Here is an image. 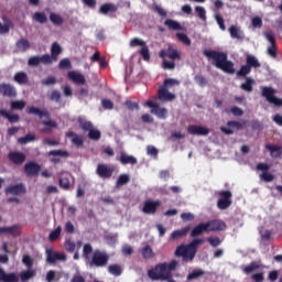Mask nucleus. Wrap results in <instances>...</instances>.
<instances>
[{
    "label": "nucleus",
    "instance_id": "obj_1",
    "mask_svg": "<svg viewBox=\"0 0 282 282\" xmlns=\"http://www.w3.org/2000/svg\"><path fill=\"white\" fill-rule=\"evenodd\" d=\"M180 263L177 260H172L170 263L161 262L148 270V276L151 281H166V279H173L174 270H177Z\"/></svg>",
    "mask_w": 282,
    "mask_h": 282
},
{
    "label": "nucleus",
    "instance_id": "obj_2",
    "mask_svg": "<svg viewBox=\"0 0 282 282\" xmlns=\"http://www.w3.org/2000/svg\"><path fill=\"white\" fill-rule=\"evenodd\" d=\"M204 56L214 61L215 67L221 69L225 74H235V63L228 61V54L219 51H204Z\"/></svg>",
    "mask_w": 282,
    "mask_h": 282
},
{
    "label": "nucleus",
    "instance_id": "obj_3",
    "mask_svg": "<svg viewBox=\"0 0 282 282\" xmlns=\"http://www.w3.org/2000/svg\"><path fill=\"white\" fill-rule=\"evenodd\" d=\"M204 243V239H194L191 243L180 245L175 250V257H182L183 261L188 263L195 259V254H197V248Z\"/></svg>",
    "mask_w": 282,
    "mask_h": 282
},
{
    "label": "nucleus",
    "instance_id": "obj_4",
    "mask_svg": "<svg viewBox=\"0 0 282 282\" xmlns=\"http://www.w3.org/2000/svg\"><path fill=\"white\" fill-rule=\"evenodd\" d=\"M25 111L26 113H29V116H39V118H47V120H42L41 122L44 127H48V128L42 129L41 133H51L52 129H56V127H58V123H56L55 120L50 119L51 115H50V111H47L46 109L42 110L41 108L31 106V107H28Z\"/></svg>",
    "mask_w": 282,
    "mask_h": 282
},
{
    "label": "nucleus",
    "instance_id": "obj_5",
    "mask_svg": "<svg viewBox=\"0 0 282 282\" xmlns=\"http://www.w3.org/2000/svg\"><path fill=\"white\" fill-rule=\"evenodd\" d=\"M159 56L162 58V67L163 69H170L173 72L175 69V61H181L182 55L177 52V50L173 46H167L166 50H161L159 52Z\"/></svg>",
    "mask_w": 282,
    "mask_h": 282
},
{
    "label": "nucleus",
    "instance_id": "obj_6",
    "mask_svg": "<svg viewBox=\"0 0 282 282\" xmlns=\"http://www.w3.org/2000/svg\"><path fill=\"white\" fill-rule=\"evenodd\" d=\"M261 96L265 98L270 102V105H274V107H282V99L276 96V89L268 86H263L261 88Z\"/></svg>",
    "mask_w": 282,
    "mask_h": 282
},
{
    "label": "nucleus",
    "instance_id": "obj_7",
    "mask_svg": "<svg viewBox=\"0 0 282 282\" xmlns=\"http://www.w3.org/2000/svg\"><path fill=\"white\" fill-rule=\"evenodd\" d=\"M141 47L139 50L140 56H142L143 61H151V52L149 51V46L147 45V42L142 39L134 37L130 41V47Z\"/></svg>",
    "mask_w": 282,
    "mask_h": 282
},
{
    "label": "nucleus",
    "instance_id": "obj_8",
    "mask_svg": "<svg viewBox=\"0 0 282 282\" xmlns=\"http://www.w3.org/2000/svg\"><path fill=\"white\" fill-rule=\"evenodd\" d=\"M264 39L270 43L267 48V54L271 56V58H276L278 56V46H276V37L274 36V32L265 31L263 33Z\"/></svg>",
    "mask_w": 282,
    "mask_h": 282
},
{
    "label": "nucleus",
    "instance_id": "obj_9",
    "mask_svg": "<svg viewBox=\"0 0 282 282\" xmlns=\"http://www.w3.org/2000/svg\"><path fill=\"white\" fill-rule=\"evenodd\" d=\"M109 263V254L105 251L96 250L93 253L90 265L95 268H105Z\"/></svg>",
    "mask_w": 282,
    "mask_h": 282
},
{
    "label": "nucleus",
    "instance_id": "obj_10",
    "mask_svg": "<svg viewBox=\"0 0 282 282\" xmlns=\"http://www.w3.org/2000/svg\"><path fill=\"white\" fill-rule=\"evenodd\" d=\"M116 169L107 163H99L96 169V175L101 180H111Z\"/></svg>",
    "mask_w": 282,
    "mask_h": 282
},
{
    "label": "nucleus",
    "instance_id": "obj_11",
    "mask_svg": "<svg viewBox=\"0 0 282 282\" xmlns=\"http://www.w3.org/2000/svg\"><path fill=\"white\" fill-rule=\"evenodd\" d=\"M144 107H149L151 109L150 112L160 118V120H166V118H169V110L166 108L160 107L158 104L151 100H148L144 104Z\"/></svg>",
    "mask_w": 282,
    "mask_h": 282
},
{
    "label": "nucleus",
    "instance_id": "obj_12",
    "mask_svg": "<svg viewBox=\"0 0 282 282\" xmlns=\"http://www.w3.org/2000/svg\"><path fill=\"white\" fill-rule=\"evenodd\" d=\"M218 195L221 197L217 202V206L220 210H226V208L232 206V193L230 191H220Z\"/></svg>",
    "mask_w": 282,
    "mask_h": 282
},
{
    "label": "nucleus",
    "instance_id": "obj_13",
    "mask_svg": "<svg viewBox=\"0 0 282 282\" xmlns=\"http://www.w3.org/2000/svg\"><path fill=\"white\" fill-rule=\"evenodd\" d=\"M41 63L42 65H52L50 54H44L42 56H31L28 61V65L30 67H39Z\"/></svg>",
    "mask_w": 282,
    "mask_h": 282
},
{
    "label": "nucleus",
    "instance_id": "obj_14",
    "mask_svg": "<svg viewBox=\"0 0 282 282\" xmlns=\"http://www.w3.org/2000/svg\"><path fill=\"white\" fill-rule=\"evenodd\" d=\"M58 183L63 191H69V188L74 186V176L69 172H64L62 173Z\"/></svg>",
    "mask_w": 282,
    "mask_h": 282
},
{
    "label": "nucleus",
    "instance_id": "obj_15",
    "mask_svg": "<svg viewBox=\"0 0 282 282\" xmlns=\"http://www.w3.org/2000/svg\"><path fill=\"white\" fill-rule=\"evenodd\" d=\"M207 228V232H219L221 230H226V223L219 219H213L205 223Z\"/></svg>",
    "mask_w": 282,
    "mask_h": 282
},
{
    "label": "nucleus",
    "instance_id": "obj_16",
    "mask_svg": "<svg viewBox=\"0 0 282 282\" xmlns=\"http://www.w3.org/2000/svg\"><path fill=\"white\" fill-rule=\"evenodd\" d=\"M24 173L26 177H39V173H41V165L31 161L24 165Z\"/></svg>",
    "mask_w": 282,
    "mask_h": 282
},
{
    "label": "nucleus",
    "instance_id": "obj_17",
    "mask_svg": "<svg viewBox=\"0 0 282 282\" xmlns=\"http://www.w3.org/2000/svg\"><path fill=\"white\" fill-rule=\"evenodd\" d=\"M160 206H162L161 200H145L142 208V213H144L145 215H155Z\"/></svg>",
    "mask_w": 282,
    "mask_h": 282
},
{
    "label": "nucleus",
    "instance_id": "obj_18",
    "mask_svg": "<svg viewBox=\"0 0 282 282\" xmlns=\"http://www.w3.org/2000/svg\"><path fill=\"white\" fill-rule=\"evenodd\" d=\"M0 94L7 98H17V88L11 84H0Z\"/></svg>",
    "mask_w": 282,
    "mask_h": 282
},
{
    "label": "nucleus",
    "instance_id": "obj_19",
    "mask_svg": "<svg viewBox=\"0 0 282 282\" xmlns=\"http://www.w3.org/2000/svg\"><path fill=\"white\" fill-rule=\"evenodd\" d=\"M0 235H11V237L17 239V237H21V226L0 227Z\"/></svg>",
    "mask_w": 282,
    "mask_h": 282
},
{
    "label": "nucleus",
    "instance_id": "obj_20",
    "mask_svg": "<svg viewBox=\"0 0 282 282\" xmlns=\"http://www.w3.org/2000/svg\"><path fill=\"white\" fill-rule=\"evenodd\" d=\"M4 193L7 195H25V185L23 183L10 185L9 187L6 188Z\"/></svg>",
    "mask_w": 282,
    "mask_h": 282
},
{
    "label": "nucleus",
    "instance_id": "obj_21",
    "mask_svg": "<svg viewBox=\"0 0 282 282\" xmlns=\"http://www.w3.org/2000/svg\"><path fill=\"white\" fill-rule=\"evenodd\" d=\"M227 127L229 128L220 127V131L225 133V135H232V133H235L232 129H237L238 131L239 129H243V124L239 121H228Z\"/></svg>",
    "mask_w": 282,
    "mask_h": 282
},
{
    "label": "nucleus",
    "instance_id": "obj_22",
    "mask_svg": "<svg viewBox=\"0 0 282 282\" xmlns=\"http://www.w3.org/2000/svg\"><path fill=\"white\" fill-rule=\"evenodd\" d=\"M46 261L47 263H56V261H67V256L65 253H58L52 250H47Z\"/></svg>",
    "mask_w": 282,
    "mask_h": 282
},
{
    "label": "nucleus",
    "instance_id": "obj_23",
    "mask_svg": "<svg viewBox=\"0 0 282 282\" xmlns=\"http://www.w3.org/2000/svg\"><path fill=\"white\" fill-rule=\"evenodd\" d=\"M159 100L162 102L175 100V95L173 93L169 91V88H165V86H160L158 91Z\"/></svg>",
    "mask_w": 282,
    "mask_h": 282
},
{
    "label": "nucleus",
    "instance_id": "obj_24",
    "mask_svg": "<svg viewBox=\"0 0 282 282\" xmlns=\"http://www.w3.org/2000/svg\"><path fill=\"white\" fill-rule=\"evenodd\" d=\"M187 132L191 135H208V133H210V130L202 126L191 124L187 127Z\"/></svg>",
    "mask_w": 282,
    "mask_h": 282
},
{
    "label": "nucleus",
    "instance_id": "obj_25",
    "mask_svg": "<svg viewBox=\"0 0 282 282\" xmlns=\"http://www.w3.org/2000/svg\"><path fill=\"white\" fill-rule=\"evenodd\" d=\"M61 54H63V47L61 46V44H58V42H54L51 47V65L58 61V56H61Z\"/></svg>",
    "mask_w": 282,
    "mask_h": 282
},
{
    "label": "nucleus",
    "instance_id": "obj_26",
    "mask_svg": "<svg viewBox=\"0 0 282 282\" xmlns=\"http://www.w3.org/2000/svg\"><path fill=\"white\" fill-rule=\"evenodd\" d=\"M8 159L12 164L21 165L25 162L26 156L23 152L13 151L8 154Z\"/></svg>",
    "mask_w": 282,
    "mask_h": 282
},
{
    "label": "nucleus",
    "instance_id": "obj_27",
    "mask_svg": "<svg viewBox=\"0 0 282 282\" xmlns=\"http://www.w3.org/2000/svg\"><path fill=\"white\" fill-rule=\"evenodd\" d=\"M0 282H19V274L15 272L6 273V270L0 268Z\"/></svg>",
    "mask_w": 282,
    "mask_h": 282
},
{
    "label": "nucleus",
    "instance_id": "obj_28",
    "mask_svg": "<svg viewBox=\"0 0 282 282\" xmlns=\"http://www.w3.org/2000/svg\"><path fill=\"white\" fill-rule=\"evenodd\" d=\"M67 77L69 80H73L75 85H85V83H87V79H85V75L76 73L74 70L68 72Z\"/></svg>",
    "mask_w": 282,
    "mask_h": 282
},
{
    "label": "nucleus",
    "instance_id": "obj_29",
    "mask_svg": "<svg viewBox=\"0 0 282 282\" xmlns=\"http://www.w3.org/2000/svg\"><path fill=\"white\" fill-rule=\"evenodd\" d=\"M66 138H70L72 143L77 148L83 147V144L85 143V139L83 138V135L76 134V132L74 131L66 132Z\"/></svg>",
    "mask_w": 282,
    "mask_h": 282
},
{
    "label": "nucleus",
    "instance_id": "obj_30",
    "mask_svg": "<svg viewBox=\"0 0 282 282\" xmlns=\"http://www.w3.org/2000/svg\"><path fill=\"white\" fill-rule=\"evenodd\" d=\"M19 282H28L31 279H34L36 276V271L34 269H28L20 272Z\"/></svg>",
    "mask_w": 282,
    "mask_h": 282
},
{
    "label": "nucleus",
    "instance_id": "obj_31",
    "mask_svg": "<svg viewBox=\"0 0 282 282\" xmlns=\"http://www.w3.org/2000/svg\"><path fill=\"white\" fill-rule=\"evenodd\" d=\"M267 151H270L271 158L278 159L281 158L282 154V147L274 145V144H265Z\"/></svg>",
    "mask_w": 282,
    "mask_h": 282
},
{
    "label": "nucleus",
    "instance_id": "obj_32",
    "mask_svg": "<svg viewBox=\"0 0 282 282\" xmlns=\"http://www.w3.org/2000/svg\"><path fill=\"white\" fill-rule=\"evenodd\" d=\"M119 162L123 165L132 164V166H133V165L138 164V159H135V156H133V155H128L127 153L121 152Z\"/></svg>",
    "mask_w": 282,
    "mask_h": 282
},
{
    "label": "nucleus",
    "instance_id": "obj_33",
    "mask_svg": "<svg viewBox=\"0 0 282 282\" xmlns=\"http://www.w3.org/2000/svg\"><path fill=\"white\" fill-rule=\"evenodd\" d=\"M13 79L18 85H28L30 83V77H28V73L25 72L15 73Z\"/></svg>",
    "mask_w": 282,
    "mask_h": 282
},
{
    "label": "nucleus",
    "instance_id": "obj_34",
    "mask_svg": "<svg viewBox=\"0 0 282 282\" xmlns=\"http://www.w3.org/2000/svg\"><path fill=\"white\" fill-rule=\"evenodd\" d=\"M77 122L79 124V129L84 132H89L91 131L94 123L91 121L85 119L84 117H78Z\"/></svg>",
    "mask_w": 282,
    "mask_h": 282
},
{
    "label": "nucleus",
    "instance_id": "obj_35",
    "mask_svg": "<svg viewBox=\"0 0 282 282\" xmlns=\"http://www.w3.org/2000/svg\"><path fill=\"white\" fill-rule=\"evenodd\" d=\"M164 25H166L169 30L181 31V32H184V30H186L184 26H182V24H180V22L171 19L165 20Z\"/></svg>",
    "mask_w": 282,
    "mask_h": 282
},
{
    "label": "nucleus",
    "instance_id": "obj_36",
    "mask_svg": "<svg viewBox=\"0 0 282 282\" xmlns=\"http://www.w3.org/2000/svg\"><path fill=\"white\" fill-rule=\"evenodd\" d=\"M140 252H141V257L145 260L155 259V252H153V249L149 245L141 248Z\"/></svg>",
    "mask_w": 282,
    "mask_h": 282
},
{
    "label": "nucleus",
    "instance_id": "obj_37",
    "mask_svg": "<svg viewBox=\"0 0 282 282\" xmlns=\"http://www.w3.org/2000/svg\"><path fill=\"white\" fill-rule=\"evenodd\" d=\"M100 14H109V12H118V6L113 3H104L99 8Z\"/></svg>",
    "mask_w": 282,
    "mask_h": 282
},
{
    "label": "nucleus",
    "instance_id": "obj_38",
    "mask_svg": "<svg viewBox=\"0 0 282 282\" xmlns=\"http://www.w3.org/2000/svg\"><path fill=\"white\" fill-rule=\"evenodd\" d=\"M204 232H208V229L206 227V223H200L193 228L191 237H199V235H204Z\"/></svg>",
    "mask_w": 282,
    "mask_h": 282
},
{
    "label": "nucleus",
    "instance_id": "obj_39",
    "mask_svg": "<svg viewBox=\"0 0 282 282\" xmlns=\"http://www.w3.org/2000/svg\"><path fill=\"white\" fill-rule=\"evenodd\" d=\"M253 86L254 79L246 77V82L240 85V89H242V91H247V94H252L254 89Z\"/></svg>",
    "mask_w": 282,
    "mask_h": 282
},
{
    "label": "nucleus",
    "instance_id": "obj_40",
    "mask_svg": "<svg viewBox=\"0 0 282 282\" xmlns=\"http://www.w3.org/2000/svg\"><path fill=\"white\" fill-rule=\"evenodd\" d=\"M0 116L3 118H7L11 124H14V122H19L21 120V117L19 115H12L8 112L6 109H0Z\"/></svg>",
    "mask_w": 282,
    "mask_h": 282
},
{
    "label": "nucleus",
    "instance_id": "obj_41",
    "mask_svg": "<svg viewBox=\"0 0 282 282\" xmlns=\"http://www.w3.org/2000/svg\"><path fill=\"white\" fill-rule=\"evenodd\" d=\"M246 63L251 69L252 67L254 69H259V67H261V63H259V59H257V57H254L253 55H247Z\"/></svg>",
    "mask_w": 282,
    "mask_h": 282
},
{
    "label": "nucleus",
    "instance_id": "obj_42",
    "mask_svg": "<svg viewBox=\"0 0 282 282\" xmlns=\"http://www.w3.org/2000/svg\"><path fill=\"white\" fill-rule=\"evenodd\" d=\"M261 265L257 261H252L250 264L242 268L243 274H252V272H256V270H259Z\"/></svg>",
    "mask_w": 282,
    "mask_h": 282
},
{
    "label": "nucleus",
    "instance_id": "obj_43",
    "mask_svg": "<svg viewBox=\"0 0 282 282\" xmlns=\"http://www.w3.org/2000/svg\"><path fill=\"white\" fill-rule=\"evenodd\" d=\"M189 230L191 227H185L183 229L175 230L171 234V239H180L182 237H186Z\"/></svg>",
    "mask_w": 282,
    "mask_h": 282
},
{
    "label": "nucleus",
    "instance_id": "obj_44",
    "mask_svg": "<svg viewBox=\"0 0 282 282\" xmlns=\"http://www.w3.org/2000/svg\"><path fill=\"white\" fill-rule=\"evenodd\" d=\"M15 46L20 52H28V50H30V41L20 39L17 41Z\"/></svg>",
    "mask_w": 282,
    "mask_h": 282
},
{
    "label": "nucleus",
    "instance_id": "obj_45",
    "mask_svg": "<svg viewBox=\"0 0 282 282\" xmlns=\"http://www.w3.org/2000/svg\"><path fill=\"white\" fill-rule=\"evenodd\" d=\"M206 274V271L203 269H195L193 272L187 274V281H195V279H199Z\"/></svg>",
    "mask_w": 282,
    "mask_h": 282
},
{
    "label": "nucleus",
    "instance_id": "obj_46",
    "mask_svg": "<svg viewBox=\"0 0 282 282\" xmlns=\"http://www.w3.org/2000/svg\"><path fill=\"white\" fill-rule=\"evenodd\" d=\"M108 272L112 274V276H120L122 274V267H120V264H110Z\"/></svg>",
    "mask_w": 282,
    "mask_h": 282
},
{
    "label": "nucleus",
    "instance_id": "obj_47",
    "mask_svg": "<svg viewBox=\"0 0 282 282\" xmlns=\"http://www.w3.org/2000/svg\"><path fill=\"white\" fill-rule=\"evenodd\" d=\"M195 12L198 17V19H200V21H203V23H206L207 21V17H206V9L202 6H197L195 7Z\"/></svg>",
    "mask_w": 282,
    "mask_h": 282
},
{
    "label": "nucleus",
    "instance_id": "obj_48",
    "mask_svg": "<svg viewBox=\"0 0 282 282\" xmlns=\"http://www.w3.org/2000/svg\"><path fill=\"white\" fill-rule=\"evenodd\" d=\"M252 72V68L248 66L247 64L242 65L240 69L237 72V76L239 78H246L248 74Z\"/></svg>",
    "mask_w": 282,
    "mask_h": 282
},
{
    "label": "nucleus",
    "instance_id": "obj_49",
    "mask_svg": "<svg viewBox=\"0 0 282 282\" xmlns=\"http://www.w3.org/2000/svg\"><path fill=\"white\" fill-rule=\"evenodd\" d=\"M50 21L53 25H62L64 23L63 17L54 12L50 13Z\"/></svg>",
    "mask_w": 282,
    "mask_h": 282
},
{
    "label": "nucleus",
    "instance_id": "obj_50",
    "mask_svg": "<svg viewBox=\"0 0 282 282\" xmlns=\"http://www.w3.org/2000/svg\"><path fill=\"white\" fill-rule=\"evenodd\" d=\"M35 140H36V134L28 133L25 137L18 139V142L20 144H28L29 142H35Z\"/></svg>",
    "mask_w": 282,
    "mask_h": 282
},
{
    "label": "nucleus",
    "instance_id": "obj_51",
    "mask_svg": "<svg viewBox=\"0 0 282 282\" xmlns=\"http://www.w3.org/2000/svg\"><path fill=\"white\" fill-rule=\"evenodd\" d=\"M25 100H14L11 101V109L18 110V111H23L25 109Z\"/></svg>",
    "mask_w": 282,
    "mask_h": 282
},
{
    "label": "nucleus",
    "instance_id": "obj_52",
    "mask_svg": "<svg viewBox=\"0 0 282 282\" xmlns=\"http://www.w3.org/2000/svg\"><path fill=\"white\" fill-rule=\"evenodd\" d=\"M130 181H131V177L129 176V174H121L119 175L116 182V186H124V184H129Z\"/></svg>",
    "mask_w": 282,
    "mask_h": 282
},
{
    "label": "nucleus",
    "instance_id": "obj_53",
    "mask_svg": "<svg viewBox=\"0 0 282 282\" xmlns=\"http://www.w3.org/2000/svg\"><path fill=\"white\" fill-rule=\"evenodd\" d=\"M100 137H101L100 130L94 128V126H93L91 129L88 131L89 140L98 141L100 139Z\"/></svg>",
    "mask_w": 282,
    "mask_h": 282
},
{
    "label": "nucleus",
    "instance_id": "obj_54",
    "mask_svg": "<svg viewBox=\"0 0 282 282\" xmlns=\"http://www.w3.org/2000/svg\"><path fill=\"white\" fill-rule=\"evenodd\" d=\"M48 155H53L54 158H69V152L65 150H53L48 152Z\"/></svg>",
    "mask_w": 282,
    "mask_h": 282
},
{
    "label": "nucleus",
    "instance_id": "obj_55",
    "mask_svg": "<svg viewBox=\"0 0 282 282\" xmlns=\"http://www.w3.org/2000/svg\"><path fill=\"white\" fill-rule=\"evenodd\" d=\"M176 39L184 45L191 46V37L186 33H176Z\"/></svg>",
    "mask_w": 282,
    "mask_h": 282
},
{
    "label": "nucleus",
    "instance_id": "obj_56",
    "mask_svg": "<svg viewBox=\"0 0 282 282\" xmlns=\"http://www.w3.org/2000/svg\"><path fill=\"white\" fill-rule=\"evenodd\" d=\"M33 19L34 21H36L37 23H45L47 21V15H45V13L43 12H35L33 14Z\"/></svg>",
    "mask_w": 282,
    "mask_h": 282
},
{
    "label": "nucleus",
    "instance_id": "obj_57",
    "mask_svg": "<svg viewBox=\"0 0 282 282\" xmlns=\"http://www.w3.org/2000/svg\"><path fill=\"white\" fill-rule=\"evenodd\" d=\"M63 228L61 226H58L55 230L51 231L48 239L50 241H56L58 239V237H61V232H62Z\"/></svg>",
    "mask_w": 282,
    "mask_h": 282
},
{
    "label": "nucleus",
    "instance_id": "obj_58",
    "mask_svg": "<svg viewBox=\"0 0 282 282\" xmlns=\"http://www.w3.org/2000/svg\"><path fill=\"white\" fill-rule=\"evenodd\" d=\"M229 33L231 39H241V31H239V28H237L236 25H231L229 28Z\"/></svg>",
    "mask_w": 282,
    "mask_h": 282
},
{
    "label": "nucleus",
    "instance_id": "obj_59",
    "mask_svg": "<svg viewBox=\"0 0 282 282\" xmlns=\"http://www.w3.org/2000/svg\"><path fill=\"white\" fill-rule=\"evenodd\" d=\"M22 263L28 268V270H32V267L34 265V259L30 256H23Z\"/></svg>",
    "mask_w": 282,
    "mask_h": 282
},
{
    "label": "nucleus",
    "instance_id": "obj_60",
    "mask_svg": "<svg viewBox=\"0 0 282 282\" xmlns=\"http://www.w3.org/2000/svg\"><path fill=\"white\" fill-rule=\"evenodd\" d=\"M195 83H197V85L199 87H206V85H208V79H206V77L202 76V75H196L194 77Z\"/></svg>",
    "mask_w": 282,
    "mask_h": 282
},
{
    "label": "nucleus",
    "instance_id": "obj_61",
    "mask_svg": "<svg viewBox=\"0 0 282 282\" xmlns=\"http://www.w3.org/2000/svg\"><path fill=\"white\" fill-rule=\"evenodd\" d=\"M59 69H72V62L69 58H63L58 64Z\"/></svg>",
    "mask_w": 282,
    "mask_h": 282
},
{
    "label": "nucleus",
    "instance_id": "obj_62",
    "mask_svg": "<svg viewBox=\"0 0 282 282\" xmlns=\"http://www.w3.org/2000/svg\"><path fill=\"white\" fill-rule=\"evenodd\" d=\"M64 247H65V250H67L70 253L76 251V242L69 239L64 242Z\"/></svg>",
    "mask_w": 282,
    "mask_h": 282
},
{
    "label": "nucleus",
    "instance_id": "obj_63",
    "mask_svg": "<svg viewBox=\"0 0 282 282\" xmlns=\"http://www.w3.org/2000/svg\"><path fill=\"white\" fill-rule=\"evenodd\" d=\"M56 83H57V79L54 76H48L47 78L42 80V85H44L45 87L56 85Z\"/></svg>",
    "mask_w": 282,
    "mask_h": 282
},
{
    "label": "nucleus",
    "instance_id": "obj_64",
    "mask_svg": "<svg viewBox=\"0 0 282 282\" xmlns=\"http://www.w3.org/2000/svg\"><path fill=\"white\" fill-rule=\"evenodd\" d=\"M207 241L212 248H217L218 246H221V239L217 237H209L207 238Z\"/></svg>",
    "mask_w": 282,
    "mask_h": 282
}]
</instances>
